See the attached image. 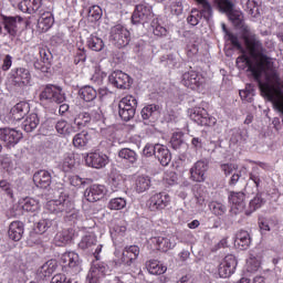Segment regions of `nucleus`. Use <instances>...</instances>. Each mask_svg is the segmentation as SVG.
Here are the masks:
<instances>
[{
  "label": "nucleus",
  "instance_id": "f257e3e1",
  "mask_svg": "<svg viewBox=\"0 0 283 283\" xmlns=\"http://www.w3.org/2000/svg\"><path fill=\"white\" fill-rule=\"evenodd\" d=\"M136 107H138V101L134 95H126L118 103V114L122 120L126 123L132 120L136 116Z\"/></svg>",
  "mask_w": 283,
  "mask_h": 283
},
{
  "label": "nucleus",
  "instance_id": "f03ea898",
  "mask_svg": "<svg viewBox=\"0 0 283 283\" xmlns=\"http://www.w3.org/2000/svg\"><path fill=\"white\" fill-rule=\"evenodd\" d=\"M78 247L80 249H82V251H86V253H92L95 260H101L103 244L98 243V240L96 239V235L94 233L84 235L80 241Z\"/></svg>",
  "mask_w": 283,
  "mask_h": 283
},
{
  "label": "nucleus",
  "instance_id": "7ed1b4c3",
  "mask_svg": "<svg viewBox=\"0 0 283 283\" xmlns=\"http://www.w3.org/2000/svg\"><path fill=\"white\" fill-rule=\"evenodd\" d=\"M190 119L201 127H213L217 120L216 117L209 116L207 109L202 107H193L189 109Z\"/></svg>",
  "mask_w": 283,
  "mask_h": 283
},
{
  "label": "nucleus",
  "instance_id": "20e7f679",
  "mask_svg": "<svg viewBox=\"0 0 283 283\" xmlns=\"http://www.w3.org/2000/svg\"><path fill=\"white\" fill-rule=\"evenodd\" d=\"M40 101H48L49 103H65V93L55 85H46L40 93Z\"/></svg>",
  "mask_w": 283,
  "mask_h": 283
},
{
  "label": "nucleus",
  "instance_id": "39448f33",
  "mask_svg": "<svg viewBox=\"0 0 283 283\" xmlns=\"http://www.w3.org/2000/svg\"><path fill=\"white\" fill-rule=\"evenodd\" d=\"M109 41L116 48H126L129 45V31L123 24L115 25L111 29Z\"/></svg>",
  "mask_w": 283,
  "mask_h": 283
},
{
  "label": "nucleus",
  "instance_id": "423d86ee",
  "mask_svg": "<svg viewBox=\"0 0 283 283\" xmlns=\"http://www.w3.org/2000/svg\"><path fill=\"white\" fill-rule=\"evenodd\" d=\"M45 209L50 211V213H72L74 202L61 197L60 199L48 201Z\"/></svg>",
  "mask_w": 283,
  "mask_h": 283
},
{
  "label": "nucleus",
  "instance_id": "0eeeda50",
  "mask_svg": "<svg viewBox=\"0 0 283 283\" xmlns=\"http://www.w3.org/2000/svg\"><path fill=\"white\" fill-rule=\"evenodd\" d=\"M151 19V6L147 2H140L136 4L132 15L134 25H140V23H147Z\"/></svg>",
  "mask_w": 283,
  "mask_h": 283
},
{
  "label": "nucleus",
  "instance_id": "6e6552de",
  "mask_svg": "<svg viewBox=\"0 0 283 283\" xmlns=\"http://www.w3.org/2000/svg\"><path fill=\"white\" fill-rule=\"evenodd\" d=\"M40 61L33 63L34 70H39L43 74H48L52 69V60L54 55L48 48H39Z\"/></svg>",
  "mask_w": 283,
  "mask_h": 283
},
{
  "label": "nucleus",
  "instance_id": "1a4fd4ad",
  "mask_svg": "<svg viewBox=\"0 0 283 283\" xmlns=\"http://www.w3.org/2000/svg\"><path fill=\"white\" fill-rule=\"evenodd\" d=\"M171 205V197L167 192H157L148 200V208L150 211H163Z\"/></svg>",
  "mask_w": 283,
  "mask_h": 283
},
{
  "label": "nucleus",
  "instance_id": "9d476101",
  "mask_svg": "<svg viewBox=\"0 0 283 283\" xmlns=\"http://www.w3.org/2000/svg\"><path fill=\"white\" fill-rule=\"evenodd\" d=\"M181 83L185 85V87H189L190 90H198L205 85V77L202 74L196 71H188L182 74Z\"/></svg>",
  "mask_w": 283,
  "mask_h": 283
},
{
  "label": "nucleus",
  "instance_id": "9b49d317",
  "mask_svg": "<svg viewBox=\"0 0 283 283\" xmlns=\"http://www.w3.org/2000/svg\"><path fill=\"white\" fill-rule=\"evenodd\" d=\"M139 255L140 248H138V245L126 247L122 253L119 263L115 262V266H118V264H124V266H133V264H136V260H138Z\"/></svg>",
  "mask_w": 283,
  "mask_h": 283
},
{
  "label": "nucleus",
  "instance_id": "f8f14e48",
  "mask_svg": "<svg viewBox=\"0 0 283 283\" xmlns=\"http://www.w3.org/2000/svg\"><path fill=\"white\" fill-rule=\"evenodd\" d=\"M2 25L4 28L3 36L9 34V36H17L19 33V24L23 21V18L15 15V17H8L1 15Z\"/></svg>",
  "mask_w": 283,
  "mask_h": 283
},
{
  "label": "nucleus",
  "instance_id": "ddd939ff",
  "mask_svg": "<svg viewBox=\"0 0 283 283\" xmlns=\"http://www.w3.org/2000/svg\"><path fill=\"white\" fill-rule=\"evenodd\" d=\"M21 138H23V135L14 128H0V140H2L9 149L18 145Z\"/></svg>",
  "mask_w": 283,
  "mask_h": 283
},
{
  "label": "nucleus",
  "instance_id": "4468645a",
  "mask_svg": "<svg viewBox=\"0 0 283 283\" xmlns=\"http://www.w3.org/2000/svg\"><path fill=\"white\" fill-rule=\"evenodd\" d=\"M108 81L109 84L117 87V90H128V87L132 86V78L123 71H114L108 76Z\"/></svg>",
  "mask_w": 283,
  "mask_h": 283
},
{
  "label": "nucleus",
  "instance_id": "2eb2a0df",
  "mask_svg": "<svg viewBox=\"0 0 283 283\" xmlns=\"http://www.w3.org/2000/svg\"><path fill=\"white\" fill-rule=\"evenodd\" d=\"M103 113L101 112V108H97L96 111H93L90 113H80L73 122V125L77 126V129H83L92 120H102Z\"/></svg>",
  "mask_w": 283,
  "mask_h": 283
},
{
  "label": "nucleus",
  "instance_id": "dca6fc26",
  "mask_svg": "<svg viewBox=\"0 0 283 283\" xmlns=\"http://www.w3.org/2000/svg\"><path fill=\"white\" fill-rule=\"evenodd\" d=\"M142 118L145 120V125H151L155 120L160 118V105L158 104H148L143 107Z\"/></svg>",
  "mask_w": 283,
  "mask_h": 283
},
{
  "label": "nucleus",
  "instance_id": "f3484780",
  "mask_svg": "<svg viewBox=\"0 0 283 283\" xmlns=\"http://www.w3.org/2000/svg\"><path fill=\"white\" fill-rule=\"evenodd\" d=\"M107 273H109V266H107L105 262L95 263L91 268L86 281L87 283H98V280H101L103 275H107Z\"/></svg>",
  "mask_w": 283,
  "mask_h": 283
},
{
  "label": "nucleus",
  "instance_id": "a211bd4d",
  "mask_svg": "<svg viewBox=\"0 0 283 283\" xmlns=\"http://www.w3.org/2000/svg\"><path fill=\"white\" fill-rule=\"evenodd\" d=\"M107 193V188L103 185H93L84 191V198L87 202H98Z\"/></svg>",
  "mask_w": 283,
  "mask_h": 283
},
{
  "label": "nucleus",
  "instance_id": "6ab92c4d",
  "mask_svg": "<svg viewBox=\"0 0 283 283\" xmlns=\"http://www.w3.org/2000/svg\"><path fill=\"white\" fill-rule=\"evenodd\" d=\"M150 242L158 249V251L166 252L176 247V237L172 234H168L167 237H153Z\"/></svg>",
  "mask_w": 283,
  "mask_h": 283
},
{
  "label": "nucleus",
  "instance_id": "aec40b11",
  "mask_svg": "<svg viewBox=\"0 0 283 283\" xmlns=\"http://www.w3.org/2000/svg\"><path fill=\"white\" fill-rule=\"evenodd\" d=\"M11 76L13 78V83H15V85H19V87L29 85L30 81H32V74L30 73V70L25 67L13 69L11 71Z\"/></svg>",
  "mask_w": 283,
  "mask_h": 283
},
{
  "label": "nucleus",
  "instance_id": "412c9836",
  "mask_svg": "<svg viewBox=\"0 0 283 283\" xmlns=\"http://www.w3.org/2000/svg\"><path fill=\"white\" fill-rule=\"evenodd\" d=\"M207 169H209V164L205 160H198L195 165L190 168V178L193 182H205L207 174Z\"/></svg>",
  "mask_w": 283,
  "mask_h": 283
},
{
  "label": "nucleus",
  "instance_id": "4be33fe9",
  "mask_svg": "<svg viewBox=\"0 0 283 283\" xmlns=\"http://www.w3.org/2000/svg\"><path fill=\"white\" fill-rule=\"evenodd\" d=\"M85 161L88 167L103 169L109 163V158L103 153H91L86 156Z\"/></svg>",
  "mask_w": 283,
  "mask_h": 283
},
{
  "label": "nucleus",
  "instance_id": "5701e85b",
  "mask_svg": "<svg viewBox=\"0 0 283 283\" xmlns=\"http://www.w3.org/2000/svg\"><path fill=\"white\" fill-rule=\"evenodd\" d=\"M198 6H200L201 11L192 10L193 17L197 19V22L200 23V19H206V21H209L211 17H213V9L211 8V3H209V0H195Z\"/></svg>",
  "mask_w": 283,
  "mask_h": 283
},
{
  "label": "nucleus",
  "instance_id": "b1692460",
  "mask_svg": "<svg viewBox=\"0 0 283 283\" xmlns=\"http://www.w3.org/2000/svg\"><path fill=\"white\" fill-rule=\"evenodd\" d=\"M61 263L69 269H72L75 273L81 271V256L75 252H66L61 256Z\"/></svg>",
  "mask_w": 283,
  "mask_h": 283
},
{
  "label": "nucleus",
  "instance_id": "393cba45",
  "mask_svg": "<svg viewBox=\"0 0 283 283\" xmlns=\"http://www.w3.org/2000/svg\"><path fill=\"white\" fill-rule=\"evenodd\" d=\"M25 233V226L21 221H13L9 224L8 237L13 242H19Z\"/></svg>",
  "mask_w": 283,
  "mask_h": 283
},
{
  "label": "nucleus",
  "instance_id": "a878e982",
  "mask_svg": "<svg viewBox=\"0 0 283 283\" xmlns=\"http://www.w3.org/2000/svg\"><path fill=\"white\" fill-rule=\"evenodd\" d=\"M33 182L40 189H48L52 185V174L48 170H39L33 175Z\"/></svg>",
  "mask_w": 283,
  "mask_h": 283
},
{
  "label": "nucleus",
  "instance_id": "bb28decb",
  "mask_svg": "<svg viewBox=\"0 0 283 283\" xmlns=\"http://www.w3.org/2000/svg\"><path fill=\"white\" fill-rule=\"evenodd\" d=\"M52 25H54V17L52 15V12L44 11L41 13L40 11V18L38 19L36 25L38 30H40V32H48Z\"/></svg>",
  "mask_w": 283,
  "mask_h": 283
},
{
  "label": "nucleus",
  "instance_id": "cd10ccee",
  "mask_svg": "<svg viewBox=\"0 0 283 283\" xmlns=\"http://www.w3.org/2000/svg\"><path fill=\"white\" fill-rule=\"evenodd\" d=\"M30 113V104L28 102H20L11 108V118L13 120H23Z\"/></svg>",
  "mask_w": 283,
  "mask_h": 283
},
{
  "label": "nucleus",
  "instance_id": "c85d7f7f",
  "mask_svg": "<svg viewBox=\"0 0 283 283\" xmlns=\"http://www.w3.org/2000/svg\"><path fill=\"white\" fill-rule=\"evenodd\" d=\"M228 200H229L230 205H232L233 209H237V211H244V208L247 207V202L244 201L245 200L244 192L232 191V192H230Z\"/></svg>",
  "mask_w": 283,
  "mask_h": 283
},
{
  "label": "nucleus",
  "instance_id": "c756f323",
  "mask_svg": "<svg viewBox=\"0 0 283 283\" xmlns=\"http://www.w3.org/2000/svg\"><path fill=\"white\" fill-rule=\"evenodd\" d=\"M155 158L159 160L163 167H167L171 163V153L167 149V146L157 144V150L155 153Z\"/></svg>",
  "mask_w": 283,
  "mask_h": 283
},
{
  "label": "nucleus",
  "instance_id": "7c9ffc66",
  "mask_svg": "<svg viewBox=\"0 0 283 283\" xmlns=\"http://www.w3.org/2000/svg\"><path fill=\"white\" fill-rule=\"evenodd\" d=\"M41 119H39V115L36 113H31L22 122V129L30 134L31 132H34L36 127H39Z\"/></svg>",
  "mask_w": 283,
  "mask_h": 283
},
{
  "label": "nucleus",
  "instance_id": "2f4dec72",
  "mask_svg": "<svg viewBox=\"0 0 283 283\" xmlns=\"http://www.w3.org/2000/svg\"><path fill=\"white\" fill-rule=\"evenodd\" d=\"M222 30H223L226 36H228V41H230V43L233 45V48H235V50H239V52H241L242 56H247V54H249V51H247V49H244V46H242V43H240V39L238 38V35L229 32V30L227 29V24H222Z\"/></svg>",
  "mask_w": 283,
  "mask_h": 283
},
{
  "label": "nucleus",
  "instance_id": "473e14b6",
  "mask_svg": "<svg viewBox=\"0 0 283 283\" xmlns=\"http://www.w3.org/2000/svg\"><path fill=\"white\" fill-rule=\"evenodd\" d=\"M109 185L112 191H120L125 188V177L117 170H113L109 176Z\"/></svg>",
  "mask_w": 283,
  "mask_h": 283
},
{
  "label": "nucleus",
  "instance_id": "72a5a7b5",
  "mask_svg": "<svg viewBox=\"0 0 283 283\" xmlns=\"http://www.w3.org/2000/svg\"><path fill=\"white\" fill-rule=\"evenodd\" d=\"M235 247H240L242 251L251 247V234L248 231L241 230L237 233L234 240Z\"/></svg>",
  "mask_w": 283,
  "mask_h": 283
},
{
  "label": "nucleus",
  "instance_id": "f704fd0d",
  "mask_svg": "<svg viewBox=\"0 0 283 283\" xmlns=\"http://www.w3.org/2000/svg\"><path fill=\"white\" fill-rule=\"evenodd\" d=\"M146 269L150 275H163L167 273V266L163 265V263L157 260L146 262Z\"/></svg>",
  "mask_w": 283,
  "mask_h": 283
},
{
  "label": "nucleus",
  "instance_id": "c9c22d12",
  "mask_svg": "<svg viewBox=\"0 0 283 283\" xmlns=\"http://www.w3.org/2000/svg\"><path fill=\"white\" fill-rule=\"evenodd\" d=\"M151 187V179L147 176H138L135 179L134 189L137 193H145Z\"/></svg>",
  "mask_w": 283,
  "mask_h": 283
},
{
  "label": "nucleus",
  "instance_id": "e433bc0d",
  "mask_svg": "<svg viewBox=\"0 0 283 283\" xmlns=\"http://www.w3.org/2000/svg\"><path fill=\"white\" fill-rule=\"evenodd\" d=\"M55 129L57 134H62V136H71V134H76V127L69 124L65 119L59 120L55 124Z\"/></svg>",
  "mask_w": 283,
  "mask_h": 283
},
{
  "label": "nucleus",
  "instance_id": "4c0bfd02",
  "mask_svg": "<svg viewBox=\"0 0 283 283\" xmlns=\"http://www.w3.org/2000/svg\"><path fill=\"white\" fill-rule=\"evenodd\" d=\"M90 133L88 132H81L77 133L73 137V146L76 147V149H83L84 147H87V144L90 143Z\"/></svg>",
  "mask_w": 283,
  "mask_h": 283
},
{
  "label": "nucleus",
  "instance_id": "58836bf2",
  "mask_svg": "<svg viewBox=\"0 0 283 283\" xmlns=\"http://www.w3.org/2000/svg\"><path fill=\"white\" fill-rule=\"evenodd\" d=\"M78 96L86 103H92V101H96V88L92 86H83L78 90Z\"/></svg>",
  "mask_w": 283,
  "mask_h": 283
},
{
  "label": "nucleus",
  "instance_id": "ea45409f",
  "mask_svg": "<svg viewBox=\"0 0 283 283\" xmlns=\"http://www.w3.org/2000/svg\"><path fill=\"white\" fill-rule=\"evenodd\" d=\"M118 156L123 160H126V163H129L130 165H136V163H138V154H136L130 148H122L118 151Z\"/></svg>",
  "mask_w": 283,
  "mask_h": 283
},
{
  "label": "nucleus",
  "instance_id": "a19ab883",
  "mask_svg": "<svg viewBox=\"0 0 283 283\" xmlns=\"http://www.w3.org/2000/svg\"><path fill=\"white\" fill-rule=\"evenodd\" d=\"M54 271H56V261L50 260L39 269L38 273L40 277H50Z\"/></svg>",
  "mask_w": 283,
  "mask_h": 283
},
{
  "label": "nucleus",
  "instance_id": "79ce46f5",
  "mask_svg": "<svg viewBox=\"0 0 283 283\" xmlns=\"http://www.w3.org/2000/svg\"><path fill=\"white\" fill-rule=\"evenodd\" d=\"M87 45L90 50H93V52H101L105 48V43L103 42V39L92 34L87 39Z\"/></svg>",
  "mask_w": 283,
  "mask_h": 283
},
{
  "label": "nucleus",
  "instance_id": "37998d69",
  "mask_svg": "<svg viewBox=\"0 0 283 283\" xmlns=\"http://www.w3.org/2000/svg\"><path fill=\"white\" fill-rule=\"evenodd\" d=\"M247 264L249 273H255V271L260 270V265L262 264V256L250 254Z\"/></svg>",
  "mask_w": 283,
  "mask_h": 283
},
{
  "label": "nucleus",
  "instance_id": "c03bdc74",
  "mask_svg": "<svg viewBox=\"0 0 283 283\" xmlns=\"http://www.w3.org/2000/svg\"><path fill=\"white\" fill-rule=\"evenodd\" d=\"M266 205V193L261 192L258 193L251 201H250V209L252 211H258V209H262Z\"/></svg>",
  "mask_w": 283,
  "mask_h": 283
},
{
  "label": "nucleus",
  "instance_id": "a18cd8bd",
  "mask_svg": "<svg viewBox=\"0 0 283 283\" xmlns=\"http://www.w3.org/2000/svg\"><path fill=\"white\" fill-rule=\"evenodd\" d=\"M40 208H41V205L34 198L24 199V203L22 205L23 211H28V212H31V213H34L35 211H39Z\"/></svg>",
  "mask_w": 283,
  "mask_h": 283
},
{
  "label": "nucleus",
  "instance_id": "49530a36",
  "mask_svg": "<svg viewBox=\"0 0 283 283\" xmlns=\"http://www.w3.org/2000/svg\"><path fill=\"white\" fill-rule=\"evenodd\" d=\"M107 207L111 211H120V209H125V207H127V200L122 197L113 198L109 200Z\"/></svg>",
  "mask_w": 283,
  "mask_h": 283
},
{
  "label": "nucleus",
  "instance_id": "de8ad7c7",
  "mask_svg": "<svg viewBox=\"0 0 283 283\" xmlns=\"http://www.w3.org/2000/svg\"><path fill=\"white\" fill-rule=\"evenodd\" d=\"M247 138H249L247 130L235 129L233 130V134L230 140L231 143H233V145H238V144L241 145V143L247 142Z\"/></svg>",
  "mask_w": 283,
  "mask_h": 283
},
{
  "label": "nucleus",
  "instance_id": "09e8293b",
  "mask_svg": "<svg viewBox=\"0 0 283 283\" xmlns=\"http://www.w3.org/2000/svg\"><path fill=\"white\" fill-rule=\"evenodd\" d=\"M209 209L214 216H224V213H227V206L218 201H211Z\"/></svg>",
  "mask_w": 283,
  "mask_h": 283
},
{
  "label": "nucleus",
  "instance_id": "8fccbe9b",
  "mask_svg": "<svg viewBox=\"0 0 283 283\" xmlns=\"http://www.w3.org/2000/svg\"><path fill=\"white\" fill-rule=\"evenodd\" d=\"M52 224H54L52 219H41L35 226V231L38 233H45V231H48Z\"/></svg>",
  "mask_w": 283,
  "mask_h": 283
},
{
  "label": "nucleus",
  "instance_id": "3c124183",
  "mask_svg": "<svg viewBox=\"0 0 283 283\" xmlns=\"http://www.w3.org/2000/svg\"><path fill=\"white\" fill-rule=\"evenodd\" d=\"M221 264L230 269L233 273H235V269L238 266V260L235 259V255L228 254L226 255Z\"/></svg>",
  "mask_w": 283,
  "mask_h": 283
},
{
  "label": "nucleus",
  "instance_id": "603ef678",
  "mask_svg": "<svg viewBox=\"0 0 283 283\" xmlns=\"http://www.w3.org/2000/svg\"><path fill=\"white\" fill-rule=\"evenodd\" d=\"M56 242L61 244H67L72 240V232L70 230H63L55 235Z\"/></svg>",
  "mask_w": 283,
  "mask_h": 283
},
{
  "label": "nucleus",
  "instance_id": "864d4df0",
  "mask_svg": "<svg viewBox=\"0 0 283 283\" xmlns=\"http://www.w3.org/2000/svg\"><path fill=\"white\" fill-rule=\"evenodd\" d=\"M28 2H29L30 14H36V12L41 14L42 12L41 7L43 6V0H29Z\"/></svg>",
  "mask_w": 283,
  "mask_h": 283
},
{
  "label": "nucleus",
  "instance_id": "5fc2aeb1",
  "mask_svg": "<svg viewBox=\"0 0 283 283\" xmlns=\"http://www.w3.org/2000/svg\"><path fill=\"white\" fill-rule=\"evenodd\" d=\"M234 4L230 0H219V9L221 12H224L226 14H230L233 12Z\"/></svg>",
  "mask_w": 283,
  "mask_h": 283
},
{
  "label": "nucleus",
  "instance_id": "6e6d98bb",
  "mask_svg": "<svg viewBox=\"0 0 283 283\" xmlns=\"http://www.w3.org/2000/svg\"><path fill=\"white\" fill-rule=\"evenodd\" d=\"M74 165H75L74 155L65 154L62 163V168L64 169V171H70V169H72Z\"/></svg>",
  "mask_w": 283,
  "mask_h": 283
},
{
  "label": "nucleus",
  "instance_id": "4d7b16f0",
  "mask_svg": "<svg viewBox=\"0 0 283 283\" xmlns=\"http://www.w3.org/2000/svg\"><path fill=\"white\" fill-rule=\"evenodd\" d=\"M0 189L4 191L9 198H14V189L12 184H10L8 180H0Z\"/></svg>",
  "mask_w": 283,
  "mask_h": 283
},
{
  "label": "nucleus",
  "instance_id": "13d9d810",
  "mask_svg": "<svg viewBox=\"0 0 283 283\" xmlns=\"http://www.w3.org/2000/svg\"><path fill=\"white\" fill-rule=\"evenodd\" d=\"M158 149V144H146L143 149V156L146 158H151V156H156V151Z\"/></svg>",
  "mask_w": 283,
  "mask_h": 283
},
{
  "label": "nucleus",
  "instance_id": "bf43d9fd",
  "mask_svg": "<svg viewBox=\"0 0 283 283\" xmlns=\"http://www.w3.org/2000/svg\"><path fill=\"white\" fill-rule=\"evenodd\" d=\"M50 283H78V281H74L72 279H67L65 274H55Z\"/></svg>",
  "mask_w": 283,
  "mask_h": 283
},
{
  "label": "nucleus",
  "instance_id": "052dcab7",
  "mask_svg": "<svg viewBox=\"0 0 283 283\" xmlns=\"http://www.w3.org/2000/svg\"><path fill=\"white\" fill-rule=\"evenodd\" d=\"M87 61V54L85 53L84 49H78L74 56V64L78 65V63H85Z\"/></svg>",
  "mask_w": 283,
  "mask_h": 283
},
{
  "label": "nucleus",
  "instance_id": "680f3d73",
  "mask_svg": "<svg viewBox=\"0 0 283 283\" xmlns=\"http://www.w3.org/2000/svg\"><path fill=\"white\" fill-rule=\"evenodd\" d=\"M250 180H252L256 187H260V182H262V179L260 178V168L254 167L252 169L250 172Z\"/></svg>",
  "mask_w": 283,
  "mask_h": 283
},
{
  "label": "nucleus",
  "instance_id": "e2e57ef3",
  "mask_svg": "<svg viewBox=\"0 0 283 283\" xmlns=\"http://www.w3.org/2000/svg\"><path fill=\"white\" fill-rule=\"evenodd\" d=\"M234 272H232L228 266L223 265L222 263H220L219 265V276L227 279V277H231V275H233Z\"/></svg>",
  "mask_w": 283,
  "mask_h": 283
},
{
  "label": "nucleus",
  "instance_id": "0e129e2a",
  "mask_svg": "<svg viewBox=\"0 0 283 283\" xmlns=\"http://www.w3.org/2000/svg\"><path fill=\"white\" fill-rule=\"evenodd\" d=\"M235 169H238V166H235V164H222L221 165V170L223 171V174L226 176H231V174H233V171H235Z\"/></svg>",
  "mask_w": 283,
  "mask_h": 283
},
{
  "label": "nucleus",
  "instance_id": "69168bd1",
  "mask_svg": "<svg viewBox=\"0 0 283 283\" xmlns=\"http://www.w3.org/2000/svg\"><path fill=\"white\" fill-rule=\"evenodd\" d=\"M170 145L172 149H180L182 145H185V142L178 135H174L170 139Z\"/></svg>",
  "mask_w": 283,
  "mask_h": 283
},
{
  "label": "nucleus",
  "instance_id": "338daca9",
  "mask_svg": "<svg viewBox=\"0 0 283 283\" xmlns=\"http://www.w3.org/2000/svg\"><path fill=\"white\" fill-rule=\"evenodd\" d=\"M88 14L91 17H94V19H101V17L103 15V10H101V7L98 6H93L88 10Z\"/></svg>",
  "mask_w": 283,
  "mask_h": 283
},
{
  "label": "nucleus",
  "instance_id": "774afa93",
  "mask_svg": "<svg viewBox=\"0 0 283 283\" xmlns=\"http://www.w3.org/2000/svg\"><path fill=\"white\" fill-rule=\"evenodd\" d=\"M114 282L116 283H132V274H120L118 276H115Z\"/></svg>",
  "mask_w": 283,
  "mask_h": 283
}]
</instances>
